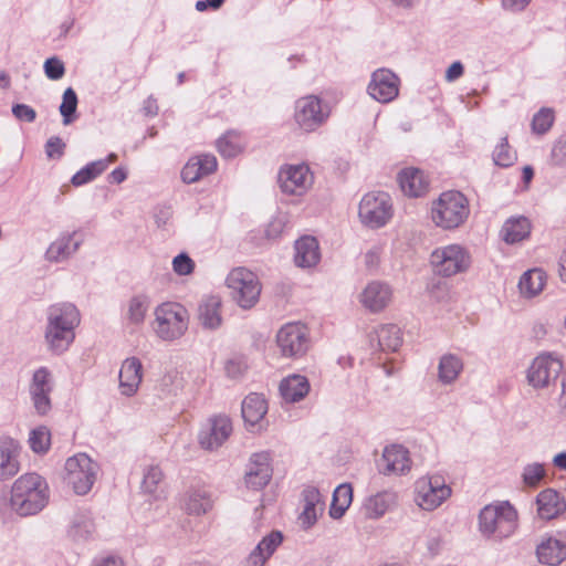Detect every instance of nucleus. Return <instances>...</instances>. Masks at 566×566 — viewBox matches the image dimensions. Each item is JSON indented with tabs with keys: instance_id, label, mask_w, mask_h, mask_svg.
<instances>
[{
	"instance_id": "obj_1",
	"label": "nucleus",
	"mask_w": 566,
	"mask_h": 566,
	"mask_svg": "<svg viewBox=\"0 0 566 566\" xmlns=\"http://www.w3.org/2000/svg\"><path fill=\"white\" fill-rule=\"evenodd\" d=\"M49 502V486L36 473L21 475L12 485L10 506L20 516L35 515Z\"/></svg>"
},
{
	"instance_id": "obj_2",
	"label": "nucleus",
	"mask_w": 566,
	"mask_h": 566,
	"mask_svg": "<svg viewBox=\"0 0 566 566\" xmlns=\"http://www.w3.org/2000/svg\"><path fill=\"white\" fill-rule=\"evenodd\" d=\"M517 527V512L509 503L486 505L479 514V531L490 539L502 541L511 536Z\"/></svg>"
},
{
	"instance_id": "obj_3",
	"label": "nucleus",
	"mask_w": 566,
	"mask_h": 566,
	"mask_svg": "<svg viewBox=\"0 0 566 566\" xmlns=\"http://www.w3.org/2000/svg\"><path fill=\"white\" fill-rule=\"evenodd\" d=\"M188 311L179 303L166 302L155 310L154 329L164 340L180 338L188 329Z\"/></svg>"
},
{
	"instance_id": "obj_4",
	"label": "nucleus",
	"mask_w": 566,
	"mask_h": 566,
	"mask_svg": "<svg viewBox=\"0 0 566 566\" xmlns=\"http://www.w3.org/2000/svg\"><path fill=\"white\" fill-rule=\"evenodd\" d=\"M468 199L459 191L441 193L432 208L433 222L443 229H454L469 216Z\"/></svg>"
},
{
	"instance_id": "obj_5",
	"label": "nucleus",
	"mask_w": 566,
	"mask_h": 566,
	"mask_svg": "<svg viewBox=\"0 0 566 566\" xmlns=\"http://www.w3.org/2000/svg\"><path fill=\"white\" fill-rule=\"evenodd\" d=\"M98 464L87 454L78 453L65 462V482L78 495L87 494L96 481Z\"/></svg>"
},
{
	"instance_id": "obj_6",
	"label": "nucleus",
	"mask_w": 566,
	"mask_h": 566,
	"mask_svg": "<svg viewBox=\"0 0 566 566\" xmlns=\"http://www.w3.org/2000/svg\"><path fill=\"white\" fill-rule=\"evenodd\" d=\"M227 286L240 307L249 310L259 301L261 284L258 276L245 268L232 270L227 276Z\"/></svg>"
},
{
	"instance_id": "obj_7",
	"label": "nucleus",
	"mask_w": 566,
	"mask_h": 566,
	"mask_svg": "<svg viewBox=\"0 0 566 566\" xmlns=\"http://www.w3.org/2000/svg\"><path fill=\"white\" fill-rule=\"evenodd\" d=\"M358 216L371 229L384 227L392 217L390 196L382 191L366 193L360 200Z\"/></svg>"
},
{
	"instance_id": "obj_8",
	"label": "nucleus",
	"mask_w": 566,
	"mask_h": 566,
	"mask_svg": "<svg viewBox=\"0 0 566 566\" xmlns=\"http://www.w3.org/2000/svg\"><path fill=\"white\" fill-rule=\"evenodd\" d=\"M331 114L328 104L314 95L305 96L296 102L295 120L301 129L313 132L322 126Z\"/></svg>"
},
{
	"instance_id": "obj_9",
	"label": "nucleus",
	"mask_w": 566,
	"mask_h": 566,
	"mask_svg": "<svg viewBox=\"0 0 566 566\" xmlns=\"http://www.w3.org/2000/svg\"><path fill=\"white\" fill-rule=\"evenodd\" d=\"M430 261L434 271L443 276H452L465 271L470 265V258L465 250L451 244L432 252Z\"/></svg>"
},
{
	"instance_id": "obj_10",
	"label": "nucleus",
	"mask_w": 566,
	"mask_h": 566,
	"mask_svg": "<svg viewBox=\"0 0 566 566\" xmlns=\"http://www.w3.org/2000/svg\"><path fill=\"white\" fill-rule=\"evenodd\" d=\"M276 343L283 356H303L308 348L307 327L300 322L287 323L277 332Z\"/></svg>"
},
{
	"instance_id": "obj_11",
	"label": "nucleus",
	"mask_w": 566,
	"mask_h": 566,
	"mask_svg": "<svg viewBox=\"0 0 566 566\" xmlns=\"http://www.w3.org/2000/svg\"><path fill=\"white\" fill-rule=\"evenodd\" d=\"M416 490V501L426 511L434 510L451 494V489L446 484L441 475L420 479L417 482Z\"/></svg>"
},
{
	"instance_id": "obj_12",
	"label": "nucleus",
	"mask_w": 566,
	"mask_h": 566,
	"mask_svg": "<svg viewBox=\"0 0 566 566\" xmlns=\"http://www.w3.org/2000/svg\"><path fill=\"white\" fill-rule=\"evenodd\" d=\"M313 180L314 176L306 164L286 165L279 171L280 188L287 195H304Z\"/></svg>"
},
{
	"instance_id": "obj_13",
	"label": "nucleus",
	"mask_w": 566,
	"mask_h": 566,
	"mask_svg": "<svg viewBox=\"0 0 566 566\" xmlns=\"http://www.w3.org/2000/svg\"><path fill=\"white\" fill-rule=\"evenodd\" d=\"M563 370L562 361L552 356H537L527 370V380L534 388H545L555 382Z\"/></svg>"
},
{
	"instance_id": "obj_14",
	"label": "nucleus",
	"mask_w": 566,
	"mask_h": 566,
	"mask_svg": "<svg viewBox=\"0 0 566 566\" xmlns=\"http://www.w3.org/2000/svg\"><path fill=\"white\" fill-rule=\"evenodd\" d=\"M399 78L390 70L380 69L373 73L368 85L369 95L380 102L389 103L398 96Z\"/></svg>"
},
{
	"instance_id": "obj_15",
	"label": "nucleus",
	"mask_w": 566,
	"mask_h": 566,
	"mask_svg": "<svg viewBox=\"0 0 566 566\" xmlns=\"http://www.w3.org/2000/svg\"><path fill=\"white\" fill-rule=\"evenodd\" d=\"M51 391L50 371L45 367H41L33 374L30 385L31 399L38 415L45 416L51 410Z\"/></svg>"
},
{
	"instance_id": "obj_16",
	"label": "nucleus",
	"mask_w": 566,
	"mask_h": 566,
	"mask_svg": "<svg viewBox=\"0 0 566 566\" xmlns=\"http://www.w3.org/2000/svg\"><path fill=\"white\" fill-rule=\"evenodd\" d=\"M232 431L231 420L227 416H217L210 420L209 427L199 433V443L206 450L218 449Z\"/></svg>"
},
{
	"instance_id": "obj_17",
	"label": "nucleus",
	"mask_w": 566,
	"mask_h": 566,
	"mask_svg": "<svg viewBox=\"0 0 566 566\" xmlns=\"http://www.w3.org/2000/svg\"><path fill=\"white\" fill-rule=\"evenodd\" d=\"M270 454L268 452L254 453L245 472V483L253 490L263 489L271 480Z\"/></svg>"
},
{
	"instance_id": "obj_18",
	"label": "nucleus",
	"mask_w": 566,
	"mask_h": 566,
	"mask_svg": "<svg viewBox=\"0 0 566 566\" xmlns=\"http://www.w3.org/2000/svg\"><path fill=\"white\" fill-rule=\"evenodd\" d=\"M284 536L281 531H272L265 535L249 554L245 566H264L268 559L282 545Z\"/></svg>"
},
{
	"instance_id": "obj_19",
	"label": "nucleus",
	"mask_w": 566,
	"mask_h": 566,
	"mask_svg": "<svg viewBox=\"0 0 566 566\" xmlns=\"http://www.w3.org/2000/svg\"><path fill=\"white\" fill-rule=\"evenodd\" d=\"M392 291L387 283L370 282L363 291L360 301L371 312L382 311L391 301Z\"/></svg>"
},
{
	"instance_id": "obj_20",
	"label": "nucleus",
	"mask_w": 566,
	"mask_h": 566,
	"mask_svg": "<svg viewBox=\"0 0 566 566\" xmlns=\"http://www.w3.org/2000/svg\"><path fill=\"white\" fill-rule=\"evenodd\" d=\"M143 366L138 358L130 357L123 361L119 370V389L122 395L134 396L142 382Z\"/></svg>"
},
{
	"instance_id": "obj_21",
	"label": "nucleus",
	"mask_w": 566,
	"mask_h": 566,
	"mask_svg": "<svg viewBox=\"0 0 566 566\" xmlns=\"http://www.w3.org/2000/svg\"><path fill=\"white\" fill-rule=\"evenodd\" d=\"M304 507L300 521L304 528L312 527L324 511V502L317 488L307 486L302 492Z\"/></svg>"
},
{
	"instance_id": "obj_22",
	"label": "nucleus",
	"mask_w": 566,
	"mask_h": 566,
	"mask_svg": "<svg viewBox=\"0 0 566 566\" xmlns=\"http://www.w3.org/2000/svg\"><path fill=\"white\" fill-rule=\"evenodd\" d=\"M19 443L11 438L0 440V480H7L19 472Z\"/></svg>"
},
{
	"instance_id": "obj_23",
	"label": "nucleus",
	"mask_w": 566,
	"mask_h": 566,
	"mask_svg": "<svg viewBox=\"0 0 566 566\" xmlns=\"http://www.w3.org/2000/svg\"><path fill=\"white\" fill-rule=\"evenodd\" d=\"M402 192L409 197H421L429 189V180L424 172L418 168H406L398 175Z\"/></svg>"
},
{
	"instance_id": "obj_24",
	"label": "nucleus",
	"mask_w": 566,
	"mask_h": 566,
	"mask_svg": "<svg viewBox=\"0 0 566 566\" xmlns=\"http://www.w3.org/2000/svg\"><path fill=\"white\" fill-rule=\"evenodd\" d=\"M537 513L543 520H553L566 511V502L560 494L553 490L546 489L536 496Z\"/></svg>"
},
{
	"instance_id": "obj_25",
	"label": "nucleus",
	"mask_w": 566,
	"mask_h": 566,
	"mask_svg": "<svg viewBox=\"0 0 566 566\" xmlns=\"http://www.w3.org/2000/svg\"><path fill=\"white\" fill-rule=\"evenodd\" d=\"M217 169V158L213 155H201L189 159L181 170V178L187 184H193Z\"/></svg>"
},
{
	"instance_id": "obj_26",
	"label": "nucleus",
	"mask_w": 566,
	"mask_h": 566,
	"mask_svg": "<svg viewBox=\"0 0 566 566\" xmlns=\"http://www.w3.org/2000/svg\"><path fill=\"white\" fill-rule=\"evenodd\" d=\"M82 239L77 238V233L62 234L53 241L45 252V256L50 262H63L73 255L80 245Z\"/></svg>"
},
{
	"instance_id": "obj_27",
	"label": "nucleus",
	"mask_w": 566,
	"mask_h": 566,
	"mask_svg": "<svg viewBox=\"0 0 566 566\" xmlns=\"http://www.w3.org/2000/svg\"><path fill=\"white\" fill-rule=\"evenodd\" d=\"M74 327H64L56 324L55 317L48 321L45 340L52 352L61 354L65 352L75 338Z\"/></svg>"
},
{
	"instance_id": "obj_28",
	"label": "nucleus",
	"mask_w": 566,
	"mask_h": 566,
	"mask_svg": "<svg viewBox=\"0 0 566 566\" xmlns=\"http://www.w3.org/2000/svg\"><path fill=\"white\" fill-rule=\"evenodd\" d=\"M381 461L385 474H403L410 470L409 452L402 446L392 444L385 448Z\"/></svg>"
},
{
	"instance_id": "obj_29",
	"label": "nucleus",
	"mask_w": 566,
	"mask_h": 566,
	"mask_svg": "<svg viewBox=\"0 0 566 566\" xmlns=\"http://www.w3.org/2000/svg\"><path fill=\"white\" fill-rule=\"evenodd\" d=\"M221 298L216 295L202 298L198 306V319L203 328L216 329L221 326Z\"/></svg>"
},
{
	"instance_id": "obj_30",
	"label": "nucleus",
	"mask_w": 566,
	"mask_h": 566,
	"mask_svg": "<svg viewBox=\"0 0 566 566\" xmlns=\"http://www.w3.org/2000/svg\"><path fill=\"white\" fill-rule=\"evenodd\" d=\"M294 262L298 268H312L319 261L318 242L314 237H303L295 242Z\"/></svg>"
},
{
	"instance_id": "obj_31",
	"label": "nucleus",
	"mask_w": 566,
	"mask_h": 566,
	"mask_svg": "<svg viewBox=\"0 0 566 566\" xmlns=\"http://www.w3.org/2000/svg\"><path fill=\"white\" fill-rule=\"evenodd\" d=\"M531 228V221L526 217H511L502 226L501 238L506 243L514 244L528 238Z\"/></svg>"
},
{
	"instance_id": "obj_32",
	"label": "nucleus",
	"mask_w": 566,
	"mask_h": 566,
	"mask_svg": "<svg viewBox=\"0 0 566 566\" xmlns=\"http://www.w3.org/2000/svg\"><path fill=\"white\" fill-rule=\"evenodd\" d=\"M536 554L539 563L557 566L566 558V545L559 539L548 537L537 545Z\"/></svg>"
},
{
	"instance_id": "obj_33",
	"label": "nucleus",
	"mask_w": 566,
	"mask_h": 566,
	"mask_svg": "<svg viewBox=\"0 0 566 566\" xmlns=\"http://www.w3.org/2000/svg\"><path fill=\"white\" fill-rule=\"evenodd\" d=\"M279 389L286 402H296L308 394L310 382L305 376L291 375L281 381Z\"/></svg>"
},
{
	"instance_id": "obj_34",
	"label": "nucleus",
	"mask_w": 566,
	"mask_h": 566,
	"mask_svg": "<svg viewBox=\"0 0 566 566\" xmlns=\"http://www.w3.org/2000/svg\"><path fill=\"white\" fill-rule=\"evenodd\" d=\"M242 418L245 424L254 427L258 424L268 412V403L265 398L252 392L248 395L242 401Z\"/></svg>"
},
{
	"instance_id": "obj_35",
	"label": "nucleus",
	"mask_w": 566,
	"mask_h": 566,
	"mask_svg": "<svg viewBox=\"0 0 566 566\" xmlns=\"http://www.w3.org/2000/svg\"><path fill=\"white\" fill-rule=\"evenodd\" d=\"M396 494L389 491L371 495L364 503V514L368 518H379L396 504Z\"/></svg>"
},
{
	"instance_id": "obj_36",
	"label": "nucleus",
	"mask_w": 566,
	"mask_h": 566,
	"mask_svg": "<svg viewBox=\"0 0 566 566\" xmlns=\"http://www.w3.org/2000/svg\"><path fill=\"white\" fill-rule=\"evenodd\" d=\"M377 340L380 350L396 352L402 344L400 328L395 324H384L375 329L371 343Z\"/></svg>"
},
{
	"instance_id": "obj_37",
	"label": "nucleus",
	"mask_w": 566,
	"mask_h": 566,
	"mask_svg": "<svg viewBox=\"0 0 566 566\" xmlns=\"http://www.w3.org/2000/svg\"><path fill=\"white\" fill-rule=\"evenodd\" d=\"M55 317L56 324L64 327H76L80 324V313L72 303H57L48 308V321Z\"/></svg>"
},
{
	"instance_id": "obj_38",
	"label": "nucleus",
	"mask_w": 566,
	"mask_h": 566,
	"mask_svg": "<svg viewBox=\"0 0 566 566\" xmlns=\"http://www.w3.org/2000/svg\"><path fill=\"white\" fill-rule=\"evenodd\" d=\"M94 531L95 525L91 512L80 510L74 514L71 521L69 536L76 542L85 541L91 537Z\"/></svg>"
},
{
	"instance_id": "obj_39",
	"label": "nucleus",
	"mask_w": 566,
	"mask_h": 566,
	"mask_svg": "<svg viewBox=\"0 0 566 566\" xmlns=\"http://www.w3.org/2000/svg\"><path fill=\"white\" fill-rule=\"evenodd\" d=\"M463 369V361L454 354H446L438 366L439 380L444 385L454 382Z\"/></svg>"
},
{
	"instance_id": "obj_40",
	"label": "nucleus",
	"mask_w": 566,
	"mask_h": 566,
	"mask_svg": "<svg viewBox=\"0 0 566 566\" xmlns=\"http://www.w3.org/2000/svg\"><path fill=\"white\" fill-rule=\"evenodd\" d=\"M353 501V489L349 483L338 485L333 493L329 506V516L334 520L340 518Z\"/></svg>"
},
{
	"instance_id": "obj_41",
	"label": "nucleus",
	"mask_w": 566,
	"mask_h": 566,
	"mask_svg": "<svg viewBox=\"0 0 566 566\" xmlns=\"http://www.w3.org/2000/svg\"><path fill=\"white\" fill-rule=\"evenodd\" d=\"M545 284V274L542 270L526 271L520 279L518 289L524 296L532 297L538 294Z\"/></svg>"
},
{
	"instance_id": "obj_42",
	"label": "nucleus",
	"mask_w": 566,
	"mask_h": 566,
	"mask_svg": "<svg viewBox=\"0 0 566 566\" xmlns=\"http://www.w3.org/2000/svg\"><path fill=\"white\" fill-rule=\"evenodd\" d=\"M184 507L189 514L200 515L211 507V501L206 491L192 490L188 492Z\"/></svg>"
},
{
	"instance_id": "obj_43",
	"label": "nucleus",
	"mask_w": 566,
	"mask_h": 566,
	"mask_svg": "<svg viewBox=\"0 0 566 566\" xmlns=\"http://www.w3.org/2000/svg\"><path fill=\"white\" fill-rule=\"evenodd\" d=\"M29 446L35 453H46L51 446V432L49 428L45 426H40L33 429L29 436Z\"/></svg>"
},
{
	"instance_id": "obj_44",
	"label": "nucleus",
	"mask_w": 566,
	"mask_h": 566,
	"mask_svg": "<svg viewBox=\"0 0 566 566\" xmlns=\"http://www.w3.org/2000/svg\"><path fill=\"white\" fill-rule=\"evenodd\" d=\"M105 171V164L104 161H92L87 164L85 167H83L81 170H78L71 179V182L75 187L83 186L95 178H97L99 175H102Z\"/></svg>"
},
{
	"instance_id": "obj_45",
	"label": "nucleus",
	"mask_w": 566,
	"mask_h": 566,
	"mask_svg": "<svg viewBox=\"0 0 566 566\" xmlns=\"http://www.w3.org/2000/svg\"><path fill=\"white\" fill-rule=\"evenodd\" d=\"M148 307L149 301L147 296H134L128 303L127 317L129 322L133 324H142L145 319Z\"/></svg>"
},
{
	"instance_id": "obj_46",
	"label": "nucleus",
	"mask_w": 566,
	"mask_h": 566,
	"mask_svg": "<svg viewBox=\"0 0 566 566\" xmlns=\"http://www.w3.org/2000/svg\"><path fill=\"white\" fill-rule=\"evenodd\" d=\"M77 108V95L72 87H69L63 93V99L60 105V113L63 117V124L69 125L74 120V114Z\"/></svg>"
},
{
	"instance_id": "obj_47",
	"label": "nucleus",
	"mask_w": 566,
	"mask_h": 566,
	"mask_svg": "<svg viewBox=\"0 0 566 566\" xmlns=\"http://www.w3.org/2000/svg\"><path fill=\"white\" fill-rule=\"evenodd\" d=\"M516 159L515 153L511 149L507 138L503 137L493 151V161L500 167H510Z\"/></svg>"
},
{
	"instance_id": "obj_48",
	"label": "nucleus",
	"mask_w": 566,
	"mask_h": 566,
	"mask_svg": "<svg viewBox=\"0 0 566 566\" xmlns=\"http://www.w3.org/2000/svg\"><path fill=\"white\" fill-rule=\"evenodd\" d=\"M217 147L219 153L226 158H232L241 151L238 136L232 132L220 137L217 142Z\"/></svg>"
},
{
	"instance_id": "obj_49",
	"label": "nucleus",
	"mask_w": 566,
	"mask_h": 566,
	"mask_svg": "<svg viewBox=\"0 0 566 566\" xmlns=\"http://www.w3.org/2000/svg\"><path fill=\"white\" fill-rule=\"evenodd\" d=\"M164 474L158 465H150L144 473L142 489L147 493H155Z\"/></svg>"
},
{
	"instance_id": "obj_50",
	"label": "nucleus",
	"mask_w": 566,
	"mask_h": 566,
	"mask_svg": "<svg viewBox=\"0 0 566 566\" xmlns=\"http://www.w3.org/2000/svg\"><path fill=\"white\" fill-rule=\"evenodd\" d=\"M554 115L551 109L542 108L532 120V128L537 134H545L553 125Z\"/></svg>"
},
{
	"instance_id": "obj_51",
	"label": "nucleus",
	"mask_w": 566,
	"mask_h": 566,
	"mask_svg": "<svg viewBox=\"0 0 566 566\" xmlns=\"http://www.w3.org/2000/svg\"><path fill=\"white\" fill-rule=\"evenodd\" d=\"M551 163L557 167L566 166V134L560 135L553 144Z\"/></svg>"
},
{
	"instance_id": "obj_52",
	"label": "nucleus",
	"mask_w": 566,
	"mask_h": 566,
	"mask_svg": "<svg viewBox=\"0 0 566 566\" xmlns=\"http://www.w3.org/2000/svg\"><path fill=\"white\" fill-rule=\"evenodd\" d=\"M43 69L46 77L52 81L61 80L65 74L64 63L57 56L46 59Z\"/></svg>"
},
{
	"instance_id": "obj_53",
	"label": "nucleus",
	"mask_w": 566,
	"mask_h": 566,
	"mask_svg": "<svg viewBox=\"0 0 566 566\" xmlns=\"http://www.w3.org/2000/svg\"><path fill=\"white\" fill-rule=\"evenodd\" d=\"M545 469L541 463H531L524 468L522 478L523 482L528 486H536L544 478Z\"/></svg>"
},
{
	"instance_id": "obj_54",
	"label": "nucleus",
	"mask_w": 566,
	"mask_h": 566,
	"mask_svg": "<svg viewBox=\"0 0 566 566\" xmlns=\"http://www.w3.org/2000/svg\"><path fill=\"white\" fill-rule=\"evenodd\" d=\"M172 269L178 275H188L193 272L195 262L186 253H180L172 260Z\"/></svg>"
},
{
	"instance_id": "obj_55",
	"label": "nucleus",
	"mask_w": 566,
	"mask_h": 566,
	"mask_svg": "<svg viewBox=\"0 0 566 566\" xmlns=\"http://www.w3.org/2000/svg\"><path fill=\"white\" fill-rule=\"evenodd\" d=\"M65 143L57 136H52L45 144V154L49 158H61L64 154Z\"/></svg>"
},
{
	"instance_id": "obj_56",
	"label": "nucleus",
	"mask_w": 566,
	"mask_h": 566,
	"mask_svg": "<svg viewBox=\"0 0 566 566\" xmlns=\"http://www.w3.org/2000/svg\"><path fill=\"white\" fill-rule=\"evenodd\" d=\"M12 114L19 120L32 123L36 118L35 111L27 104H14L12 106Z\"/></svg>"
},
{
	"instance_id": "obj_57",
	"label": "nucleus",
	"mask_w": 566,
	"mask_h": 566,
	"mask_svg": "<svg viewBox=\"0 0 566 566\" xmlns=\"http://www.w3.org/2000/svg\"><path fill=\"white\" fill-rule=\"evenodd\" d=\"M285 221L283 218H274L265 229V235L269 239L277 238L284 230Z\"/></svg>"
},
{
	"instance_id": "obj_58",
	"label": "nucleus",
	"mask_w": 566,
	"mask_h": 566,
	"mask_svg": "<svg viewBox=\"0 0 566 566\" xmlns=\"http://www.w3.org/2000/svg\"><path fill=\"white\" fill-rule=\"evenodd\" d=\"M244 365L239 360H229L226 364V373L231 378H237L244 371Z\"/></svg>"
},
{
	"instance_id": "obj_59",
	"label": "nucleus",
	"mask_w": 566,
	"mask_h": 566,
	"mask_svg": "<svg viewBox=\"0 0 566 566\" xmlns=\"http://www.w3.org/2000/svg\"><path fill=\"white\" fill-rule=\"evenodd\" d=\"M172 216L171 209L169 207L158 208L155 212V221L156 224L161 228L165 227Z\"/></svg>"
},
{
	"instance_id": "obj_60",
	"label": "nucleus",
	"mask_w": 566,
	"mask_h": 566,
	"mask_svg": "<svg viewBox=\"0 0 566 566\" xmlns=\"http://www.w3.org/2000/svg\"><path fill=\"white\" fill-rule=\"evenodd\" d=\"M464 72V67L461 62L457 61L453 62L446 72V78L449 82H453L458 80L460 76H462Z\"/></svg>"
},
{
	"instance_id": "obj_61",
	"label": "nucleus",
	"mask_w": 566,
	"mask_h": 566,
	"mask_svg": "<svg viewBox=\"0 0 566 566\" xmlns=\"http://www.w3.org/2000/svg\"><path fill=\"white\" fill-rule=\"evenodd\" d=\"M226 0H199L196 2V10L197 11H205L208 8H211L213 10L219 9Z\"/></svg>"
},
{
	"instance_id": "obj_62",
	"label": "nucleus",
	"mask_w": 566,
	"mask_h": 566,
	"mask_svg": "<svg viewBox=\"0 0 566 566\" xmlns=\"http://www.w3.org/2000/svg\"><path fill=\"white\" fill-rule=\"evenodd\" d=\"M531 0H502L504 9L512 11H522L526 8Z\"/></svg>"
},
{
	"instance_id": "obj_63",
	"label": "nucleus",
	"mask_w": 566,
	"mask_h": 566,
	"mask_svg": "<svg viewBox=\"0 0 566 566\" xmlns=\"http://www.w3.org/2000/svg\"><path fill=\"white\" fill-rule=\"evenodd\" d=\"M380 258H379V251L377 249L369 250L365 254V263L366 266L369 269H374L379 264Z\"/></svg>"
},
{
	"instance_id": "obj_64",
	"label": "nucleus",
	"mask_w": 566,
	"mask_h": 566,
	"mask_svg": "<svg viewBox=\"0 0 566 566\" xmlns=\"http://www.w3.org/2000/svg\"><path fill=\"white\" fill-rule=\"evenodd\" d=\"M92 566H123L119 558L109 556L101 559H95Z\"/></svg>"
}]
</instances>
